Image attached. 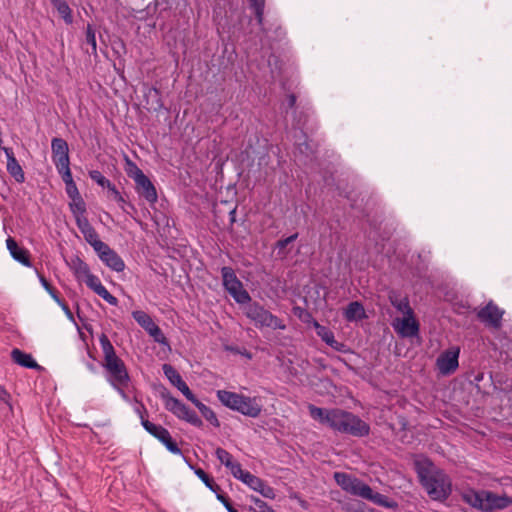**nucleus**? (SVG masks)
I'll list each match as a JSON object with an SVG mask.
<instances>
[{
    "label": "nucleus",
    "instance_id": "obj_1",
    "mask_svg": "<svg viewBox=\"0 0 512 512\" xmlns=\"http://www.w3.org/2000/svg\"><path fill=\"white\" fill-rule=\"evenodd\" d=\"M99 343L103 352L102 367L106 381L124 400H128L125 389L128 388L131 377L125 362L116 354L110 339L105 333L99 336Z\"/></svg>",
    "mask_w": 512,
    "mask_h": 512
},
{
    "label": "nucleus",
    "instance_id": "obj_2",
    "mask_svg": "<svg viewBox=\"0 0 512 512\" xmlns=\"http://www.w3.org/2000/svg\"><path fill=\"white\" fill-rule=\"evenodd\" d=\"M419 481L429 497L435 501H445L451 494V481L447 474L425 458L415 461Z\"/></svg>",
    "mask_w": 512,
    "mask_h": 512
},
{
    "label": "nucleus",
    "instance_id": "obj_3",
    "mask_svg": "<svg viewBox=\"0 0 512 512\" xmlns=\"http://www.w3.org/2000/svg\"><path fill=\"white\" fill-rule=\"evenodd\" d=\"M463 501L481 512L503 510L512 505V497L498 495L489 490H469L462 495Z\"/></svg>",
    "mask_w": 512,
    "mask_h": 512
},
{
    "label": "nucleus",
    "instance_id": "obj_4",
    "mask_svg": "<svg viewBox=\"0 0 512 512\" xmlns=\"http://www.w3.org/2000/svg\"><path fill=\"white\" fill-rule=\"evenodd\" d=\"M217 398L225 407L247 417L257 418L262 411V404L257 397H249L227 390H218Z\"/></svg>",
    "mask_w": 512,
    "mask_h": 512
},
{
    "label": "nucleus",
    "instance_id": "obj_5",
    "mask_svg": "<svg viewBox=\"0 0 512 512\" xmlns=\"http://www.w3.org/2000/svg\"><path fill=\"white\" fill-rule=\"evenodd\" d=\"M332 429L343 434H348L354 437H365L370 433V426L359 416L339 409L337 414H333Z\"/></svg>",
    "mask_w": 512,
    "mask_h": 512
},
{
    "label": "nucleus",
    "instance_id": "obj_6",
    "mask_svg": "<svg viewBox=\"0 0 512 512\" xmlns=\"http://www.w3.org/2000/svg\"><path fill=\"white\" fill-rule=\"evenodd\" d=\"M244 314L250 319L257 328H271L273 330H285L286 325L276 315L268 311L263 305L257 301L246 303Z\"/></svg>",
    "mask_w": 512,
    "mask_h": 512
},
{
    "label": "nucleus",
    "instance_id": "obj_7",
    "mask_svg": "<svg viewBox=\"0 0 512 512\" xmlns=\"http://www.w3.org/2000/svg\"><path fill=\"white\" fill-rule=\"evenodd\" d=\"M160 396L163 400L165 409L172 413L175 417L197 428H201L203 426V421L197 415V413L190 409L179 399L173 397L168 390L164 389Z\"/></svg>",
    "mask_w": 512,
    "mask_h": 512
},
{
    "label": "nucleus",
    "instance_id": "obj_8",
    "mask_svg": "<svg viewBox=\"0 0 512 512\" xmlns=\"http://www.w3.org/2000/svg\"><path fill=\"white\" fill-rule=\"evenodd\" d=\"M221 276L225 290L238 304H245L251 301L250 294L244 289L242 282L238 279L232 267L223 266L221 268Z\"/></svg>",
    "mask_w": 512,
    "mask_h": 512
},
{
    "label": "nucleus",
    "instance_id": "obj_9",
    "mask_svg": "<svg viewBox=\"0 0 512 512\" xmlns=\"http://www.w3.org/2000/svg\"><path fill=\"white\" fill-rule=\"evenodd\" d=\"M460 349L451 347L443 351L436 360V367L442 375L454 373L459 366Z\"/></svg>",
    "mask_w": 512,
    "mask_h": 512
},
{
    "label": "nucleus",
    "instance_id": "obj_10",
    "mask_svg": "<svg viewBox=\"0 0 512 512\" xmlns=\"http://www.w3.org/2000/svg\"><path fill=\"white\" fill-rule=\"evenodd\" d=\"M100 260L110 269L116 272H122L125 268V263L122 258L109 247L105 242L99 244L98 248L95 249Z\"/></svg>",
    "mask_w": 512,
    "mask_h": 512
},
{
    "label": "nucleus",
    "instance_id": "obj_11",
    "mask_svg": "<svg viewBox=\"0 0 512 512\" xmlns=\"http://www.w3.org/2000/svg\"><path fill=\"white\" fill-rule=\"evenodd\" d=\"M503 314L504 311L490 301L479 310L477 317L481 322L487 323L493 328H500Z\"/></svg>",
    "mask_w": 512,
    "mask_h": 512
},
{
    "label": "nucleus",
    "instance_id": "obj_12",
    "mask_svg": "<svg viewBox=\"0 0 512 512\" xmlns=\"http://www.w3.org/2000/svg\"><path fill=\"white\" fill-rule=\"evenodd\" d=\"M51 152L55 167L70 164L68 143L63 138L54 137L51 140Z\"/></svg>",
    "mask_w": 512,
    "mask_h": 512
},
{
    "label": "nucleus",
    "instance_id": "obj_13",
    "mask_svg": "<svg viewBox=\"0 0 512 512\" xmlns=\"http://www.w3.org/2000/svg\"><path fill=\"white\" fill-rule=\"evenodd\" d=\"M135 191L150 205H154L158 200L156 187L147 175H143L135 181Z\"/></svg>",
    "mask_w": 512,
    "mask_h": 512
},
{
    "label": "nucleus",
    "instance_id": "obj_14",
    "mask_svg": "<svg viewBox=\"0 0 512 512\" xmlns=\"http://www.w3.org/2000/svg\"><path fill=\"white\" fill-rule=\"evenodd\" d=\"M163 373L170 383L175 386L189 401L195 396L189 389L186 382L182 379L179 372L170 364H164Z\"/></svg>",
    "mask_w": 512,
    "mask_h": 512
},
{
    "label": "nucleus",
    "instance_id": "obj_15",
    "mask_svg": "<svg viewBox=\"0 0 512 512\" xmlns=\"http://www.w3.org/2000/svg\"><path fill=\"white\" fill-rule=\"evenodd\" d=\"M6 246L11 257L15 261L21 263L25 267H32V261L28 249L19 246L16 240L12 237L7 238Z\"/></svg>",
    "mask_w": 512,
    "mask_h": 512
},
{
    "label": "nucleus",
    "instance_id": "obj_16",
    "mask_svg": "<svg viewBox=\"0 0 512 512\" xmlns=\"http://www.w3.org/2000/svg\"><path fill=\"white\" fill-rule=\"evenodd\" d=\"M249 488L260 493L264 498L274 499L276 493L273 487L269 486L263 479L250 473L244 482Z\"/></svg>",
    "mask_w": 512,
    "mask_h": 512
},
{
    "label": "nucleus",
    "instance_id": "obj_17",
    "mask_svg": "<svg viewBox=\"0 0 512 512\" xmlns=\"http://www.w3.org/2000/svg\"><path fill=\"white\" fill-rule=\"evenodd\" d=\"M3 151L7 158V172L17 183H23L25 181V174L21 165L17 161L12 148H3Z\"/></svg>",
    "mask_w": 512,
    "mask_h": 512
},
{
    "label": "nucleus",
    "instance_id": "obj_18",
    "mask_svg": "<svg viewBox=\"0 0 512 512\" xmlns=\"http://www.w3.org/2000/svg\"><path fill=\"white\" fill-rule=\"evenodd\" d=\"M78 229L83 234L87 243H89L93 249L98 248L99 244H103L104 242L99 239V235L95 228L90 224L88 218L87 219H78L76 223Z\"/></svg>",
    "mask_w": 512,
    "mask_h": 512
},
{
    "label": "nucleus",
    "instance_id": "obj_19",
    "mask_svg": "<svg viewBox=\"0 0 512 512\" xmlns=\"http://www.w3.org/2000/svg\"><path fill=\"white\" fill-rule=\"evenodd\" d=\"M144 101L148 110L159 112L164 108L161 91L156 87H148L144 92Z\"/></svg>",
    "mask_w": 512,
    "mask_h": 512
},
{
    "label": "nucleus",
    "instance_id": "obj_20",
    "mask_svg": "<svg viewBox=\"0 0 512 512\" xmlns=\"http://www.w3.org/2000/svg\"><path fill=\"white\" fill-rule=\"evenodd\" d=\"M11 358L12 360L24 367V368H28V369H36V370H40L42 367L33 359L32 355L31 354H28L18 348H14L12 351H11Z\"/></svg>",
    "mask_w": 512,
    "mask_h": 512
},
{
    "label": "nucleus",
    "instance_id": "obj_21",
    "mask_svg": "<svg viewBox=\"0 0 512 512\" xmlns=\"http://www.w3.org/2000/svg\"><path fill=\"white\" fill-rule=\"evenodd\" d=\"M338 408L334 409H323L320 407H316L315 405H309V412L313 419L318 420L322 424L328 425L332 428L333 425V414H337Z\"/></svg>",
    "mask_w": 512,
    "mask_h": 512
},
{
    "label": "nucleus",
    "instance_id": "obj_22",
    "mask_svg": "<svg viewBox=\"0 0 512 512\" xmlns=\"http://www.w3.org/2000/svg\"><path fill=\"white\" fill-rule=\"evenodd\" d=\"M343 316L348 322L360 321L367 317L364 306L358 301L350 302L344 309Z\"/></svg>",
    "mask_w": 512,
    "mask_h": 512
},
{
    "label": "nucleus",
    "instance_id": "obj_23",
    "mask_svg": "<svg viewBox=\"0 0 512 512\" xmlns=\"http://www.w3.org/2000/svg\"><path fill=\"white\" fill-rule=\"evenodd\" d=\"M184 461L187 463L189 468L194 471L195 475L205 484L207 488H209L216 495L221 492L220 486L202 468L192 465L186 457H184Z\"/></svg>",
    "mask_w": 512,
    "mask_h": 512
},
{
    "label": "nucleus",
    "instance_id": "obj_24",
    "mask_svg": "<svg viewBox=\"0 0 512 512\" xmlns=\"http://www.w3.org/2000/svg\"><path fill=\"white\" fill-rule=\"evenodd\" d=\"M388 297L391 305L394 308H396L397 311L409 317H412L413 310L410 307L409 300L407 297H400V295L395 291L390 292Z\"/></svg>",
    "mask_w": 512,
    "mask_h": 512
},
{
    "label": "nucleus",
    "instance_id": "obj_25",
    "mask_svg": "<svg viewBox=\"0 0 512 512\" xmlns=\"http://www.w3.org/2000/svg\"><path fill=\"white\" fill-rule=\"evenodd\" d=\"M195 407L200 411L202 416L215 428L220 427V422L215 414V412L207 405L202 403L196 396H194L190 400Z\"/></svg>",
    "mask_w": 512,
    "mask_h": 512
},
{
    "label": "nucleus",
    "instance_id": "obj_26",
    "mask_svg": "<svg viewBox=\"0 0 512 512\" xmlns=\"http://www.w3.org/2000/svg\"><path fill=\"white\" fill-rule=\"evenodd\" d=\"M419 332V324L418 322L412 317H405L401 321V326L399 328V333L403 337H413L416 336Z\"/></svg>",
    "mask_w": 512,
    "mask_h": 512
},
{
    "label": "nucleus",
    "instance_id": "obj_27",
    "mask_svg": "<svg viewBox=\"0 0 512 512\" xmlns=\"http://www.w3.org/2000/svg\"><path fill=\"white\" fill-rule=\"evenodd\" d=\"M71 200L72 201L69 203V208L75 218V222L77 223L78 219H87L86 203L83 200L82 196Z\"/></svg>",
    "mask_w": 512,
    "mask_h": 512
},
{
    "label": "nucleus",
    "instance_id": "obj_28",
    "mask_svg": "<svg viewBox=\"0 0 512 512\" xmlns=\"http://www.w3.org/2000/svg\"><path fill=\"white\" fill-rule=\"evenodd\" d=\"M50 2L57 9L66 24L73 22L72 10L66 0H50Z\"/></svg>",
    "mask_w": 512,
    "mask_h": 512
},
{
    "label": "nucleus",
    "instance_id": "obj_29",
    "mask_svg": "<svg viewBox=\"0 0 512 512\" xmlns=\"http://www.w3.org/2000/svg\"><path fill=\"white\" fill-rule=\"evenodd\" d=\"M346 492L364 498L369 494V485L355 477Z\"/></svg>",
    "mask_w": 512,
    "mask_h": 512
},
{
    "label": "nucleus",
    "instance_id": "obj_30",
    "mask_svg": "<svg viewBox=\"0 0 512 512\" xmlns=\"http://www.w3.org/2000/svg\"><path fill=\"white\" fill-rule=\"evenodd\" d=\"M71 269L77 278L86 277L91 273L89 266L78 256L71 260Z\"/></svg>",
    "mask_w": 512,
    "mask_h": 512
},
{
    "label": "nucleus",
    "instance_id": "obj_31",
    "mask_svg": "<svg viewBox=\"0 0 512 512\" xmlns=\"http://www.w3.org/2000/svg\"><path fill=\"white\" fill-rule=\"evenodd\" d=\"M250 8L254 11L257 24L263 26L264 8L266 0H248Z\"/></svg>",
    "mask_w": 512,
    "mask_h": 512
},
{
    "label": "nucleus",
    "instance_id": "obj_32",
    "mask_svg": "<svg viewBox=\"0 0 512 512\" xmlns=\"http://www.w3.org/2000/svg\"><path fill=\"white\" fill-rule=\"evenodd\" d=\"M143 428L153 437H155L158 441L164 437L166 432H168V429L165 427L154 424L150 421H143Z\"/></svg>",
    "mask_w": 512,
    "mask_h": 512
},
{
    "label": "nucleus",
    "instance_id": "obj_33",
    "mask_svg": "<svg viewBox=\"0 0 512 512\" xmlns=\"http://www.w3.org/2000/svg\"><path fill=\"white\" fill-rule=\"evenodd\" d=\"M364 499L370 500L377 505H380L383 507H388V508L395 505V504L390 503L388 501V498L385 495L378 493V492H374L370 486H369V494L365 495Z\"/></svg>",
    "mask_w": 512,
    "mask_h": 512
},
{
    "label": "nucleus",
    "instance_id": "obj_34",
    "mask_svg": "<svg viewBox=\"0 0 512 512\" xmlns=\"http://www.w3.org/2000/svg\"><path fill=\"white\" fill-rule=\"evenodd\" d=\"M364 499L370 500L377 505H380L383 507H388V508L395 505V504L390 503L388 501V498L385 495L378 493V492H374L370 486H369V494L365 495Z\"/></svg>",
    "mask_w": 512,
    "mask_h": 512
},
{
    "label": "nucleus",
    "instance_id": "obj_35",
    "mask_svg": "<svg viewBox=\"0 0 512 512\" xmlns=\"http://www.w3.org/2000/svg\"><path fill=\"white\" fill-rule=\"evenodd\" d=\"M132 317L145 331L154 323L152 317L142 310L133 311Z\"/></svg>",
    "mask_w": 512,
    "mask_h": 512
},
{
    "label": "nucleus",
    "instance_id": "obj_36",
    "mask_svg": "<svg viewBox=\"0 0 512 512\" xmlns=\"http://www.w3.org/2000/svg\"><path fill=\"white\" fill-rule=\"evenodd\" d=\"M293 314L303 323L308 325H313L315 322H318L316 319H314L312 313L308 311L305 308H302L300 306L293 307Z\"/></svg>",
    "mask_w": 512,
    "mask_h": 512
},
{
    "label": "nucleus",
    "instance_id": "obj_37",
    "mask_svg": "<svg viewBox=\"0 0 512 512\" xmlns=\"http://www.w3.org/2000/svg\"><path fill=\"white\" fill-rule=\"evenodd\" d=\"M125 171L127 176L133 179L134 182L145 175L144 172L137 166V164L130 160L128 157L126 158Z\"/></svg>",
    "mask_w": 512,
    "mask_h": 512
},
{
    "label": "nucleus",
    "instance_id": "obj_38",
    "mask_svg": "<svg viewBox=\"0 0 512 512\" xmlns=\"http://www.w3.org/2000/svg\"><path fill=\"white\" fill-rule=\"evenodd\" d=\"M314 328L316 330L317 335L327 345H329L330 342H332L333 338L335 337L333 331H331L328 327L321 325L319 322L314 323Z\"/></svg>",
    "mask_w": 512,
    "mask_h": 512
},
{
    "label": "nucleus",
    "instance_id": "obj_39",
    "mask_svg": "<svg viewBox=\"0 0 512 512\" xmlns=\"http://www.w3.org/2000/svg\"><path fill=\"white\" fill-rule=\"evenodd\" d=\"M159 442H161L170 453L175 454V455L182 454L181 449L178 447V444L176 443V441L172 439V436L169 431L166 432L164 437H162L159 440Z\"/></svg>",
    "mask_w": 512,
    "mask_h": 512
},
{
    "label": "nucleus",
    "instance_id": "obj_40",
    "mask_svg": "<svg viewBox=\"0 0 512 512\" xmlns=\"http://www.w3.org/2000/svg\"><path fill=\"white\" fill-rule=\"evenodd\" d=\"M215 456L226 468H229L235 462L233 455L221 447L215 450Z\"/></svg>",
    "mask_w": 512,
    "mask_h": 512
},
{
    "label": "nucleus",
    "instance_id": "obj_41",
    "mask_svg": "<svg viewBox=\"0 0 512 512\" xmlns=\"http://www.w3.org/2000/svg\"><path fill=\"white\" fill-rule=\"evenodd\" d=\"M108 194H109V197H111L112 199H114L119 207L121 208V210L127 214H129L130 212L125 208V204H126V199L123 197V195L119 192V190L116 188V186L114 184H112L109 188H108Z\"/></svg>",
    "mask_w": 512,
    "mask_h": 512
},
{
    "label": "nucleus",
    "instance_id": "obj_42",
    "mask_svg": "<svg viewBox=\"0 0 512 512\" xmlns=\"http://www.w3.org/2000/svg\"><path fill=\"white\" fill-rule=\"evenodd\" d=\"M88 175L92 181L102 188H109L113 183L107 179L99 170H90Z\"/></svg>",
    "mask_w": 512,
    "mask_h": 512
},
{
    "label": "nucleus",
    "instance_id": "obj_43",
    "mask_svg": "<svg viewBox=\"0 0 512 512\" xmlns=\"http://www.w3.org/2000/svg\"><path fill=\"white\" fill-rule=\"evenodd\" d=\"M355 476H352L350 474L344 473V472H336L334 474V479L336 483L344 490L347 491L351 483H353V479Z\"/></svg>",
    "mask_w": 512,
    "mask_h": 512
},
{
    "label": "nucleus",
    "instance_id": "obj_44",
    "mask_svg": "<svg viewBox=\"0 0 512 512\" xmlns=\"http://www.w3.org/2000/svg\"><path fill=\"white\" fill-rule=\"evenodd\" d=\"M39 281L43 288L49 293V295L57 302L61 303L58 291L49 283V281L37 271Z\"/></svg>",
    "mask_w": 512,
    "mask_h": 512
},
{
    "label": "nucleus",
    "instance_id": "obj_45",
    "mask_svg": "<svg viewBox=\"0 0 512 512\" xmlns=\"http://www.w3.org/2000/svg\"><path fill=\"white\" fill-rule=\"evenodd\" d=\"M228 469L234 478L240 480L243 483L246 481V476L250 475L249 471L242 469V466L238 461H235Z\"/></svg>",
    "mask_w": 512,
    "mask_h": 512
},
{
    "label": "nucleus",
    "instance_id": "obj_46",
    "mask_svg": "<svg viewBox=\"0 0 512 512\" xmlns=\"http://www.w3.org/2000/svg\"><path fill=\"white\" fill-rule=\"evenodd\" d=\"M250 501L254 503L256 508L250 507L249 510L253 512H275L272 507H270L265 501L260 498L251 495L249 497Z\"/></svg>",
    "mask_w": 512,
    "mask_h": 512
},
{
    "label": "nucleus",
    "instance_id": "obj_47",
    "mask_svg": "<svg viewBox=\"0 0 512 512\" xmlns=\"http://www.w3.org/2000/svg\"><path fill=\"white\" fill-rule=\"evenodd\" d=\"M146 332L153 337V339L160 344L166 343V337L164 336L160 327L154 322L152 326H150Z\"/></svg>",
    "mask_w": 512,
    "mask_h": 512
},
{
    "label": "nucleus",
    "instance_id": "obj_48",
    "mask_svg": "<svg viewBox=\"0 0 512 512\" xmlns=\"http://www.w3.org/2000/svg\"><path fill=\"white\" fill-rule=\"evenodd\" d=\"M95 293L100 296L101 298H103L107 303H109L110 305H113V306H117L118 305V299L113 296L107 289L104 285H101L96 291Z\"/></svg>",
    "mask_w": 512,
    "mask_h": 512
},
{
    "label": "nucleus",
    "instance_id": "obj_49",
    "mask_svg": "<svg viewBox=\"0 0 512 512\" xmlns=\"http://www.w3.org/2000/svg\"><path fill=\"white\" fill-rule=\"evenodd\" d=\"M95 293L100 296L101 298H103L107 303H109L110 305H113V306H117L118 305V299L113 296L107 289L104 285H101L96 291Z\"/></svg>",
    "mask_w": 512,
    "mask_h": 512
},
{
    "label": "nucleus",
    "instance_id": "obj_50",
    "mask_svg": "<svg viewBox=\"0 0 512 512\" xmlns=\"http://www.w3.org/2000/svg\"><path fill=\"white\" fill-rule=\"evenodd\" d=\"M86 43L91 46V53L96 54L97 51V43H96V34L93 26L91 24H87L86 27Z\"/></svg>",
    "mask_w": 512,
    "mask_h": 512
},
{
    "label": "nucleus",
    "instance_id": "obj_51",
    "mask_svg": "<svg viewBox=\"0 0 512 512\" xmlns=\"http://www.w3.org/2000/svg\"><path fill=\"white\" fill-rule=\"evenodd\" d=\"M301 133L303 134V142L297 143V149L301 154H304L306 157H309L314 154V150L311 147L307 135L301 130Z\"/></svg>",
    "mask_w": 512,
    "mask_h": 512
},
{
    "label": "nucleus",
    "instance_id": "obj_52",
    "mask_svg": "<svg viewBox=\"0 0 512 512\" xmlns=\"http://www.w3.org/2000/svg\"><path fill=\"white\" fill-rule=\"evenodd\" d=\"M56 169L57 172L60 174L65 185L74 182L70 169V164H65L63 166L56 167Z\"/></svg>",
    "mask_w": 512,
    "mask_h": 512
},
{
    "label": "nucleus",
    "instance_id": "obj_53",
    "mask_svg": "<svg viewBox=\"0 0 512 512\" xmlns=\"http://www.w3.org/2000/svg\"><path fill=\"white\" fill-rule=\"evenodd\" d=\"M85 278H86V279H85V283H86V285H87V286H88V287H89L93 292H95V291H96V290H97L101 285H103V284L101 283L100 279H99L96 275H94V274H92V273H90V274H89L88 276H86Z\"/></svg>",
    "mask_w": 512,
    "mask_h": 512
},
{
    "label": "nucleus",
    "instance_id": "obj_54",
    "mask_svg": "<svg viewBox=\"0 0 512 512\" xmlns=\"http://www.w3.org/2000/svg\"><path fill=\"white\" fill-rule=\"evenodd\" d=\"M136 403L137 405L134 407V412L139 416L141 425L143 426V421H149L147 419L148 411L142 402L136 401Z\"/></svg>",
    "mask_w": 512,
    "mask_h": 512
},
{
    "label": "nucleus",
    "instance_id": "obj_55",
    "mask_svg": "<svg viewBox=\"0 0 512 512\" xmlns=\"http://www.w3.org/2000/svg\"><path fill=\"white\" fill-rule=\"evenodd\" d=\"M217 500L220 501L223 506L226 508V510L228 512H238L232 505L229 497L224 494L223 492H220L219 494H217L216 496Z\"/></svg>",
    "mask_w": 512,
    "mask_h": 512
},
{
    "label": "nucleus",
    "instance_id": "obj_56",
    "mask_svg": "<svg viewBox=\"0 0 512 512\" xmlns=\"http://www.w3.org/2000/svg\"><path fill=\"white\" fill-rule=\"evenodd\" d=\"M299 234L296 232L289 237L280 239L276 242L275 247L279 250L286 248L290 243L294 242L298 238Z\"/></svg>",
    "mask_w": 512,
    "mask_h": 512
},
{
    "label": "nucleus",
    "instance_id": "obj_57",
    "mask_svg": "<svg viewBox=\"0 0 512 512\" xmlns=\"http://www.w3.org/2000/svg\"><path fill=\"white\" fill-rule=\"evenodd\" d=\"M65 190L70 199H75V198L81 197L75 182L66 184Z\"/></svg>",
    "mask_w": 512,
    "mask_h": 512
},
{
    "label": "nucleus",
    "instance_id": "obj_58",
    "mask_svg": "<svg viewBox=\"0 0 512 512\" xmlns=\"http://www.w3.org/2000/svg\"><path fill=\"white\" fill-rule=\"evenodd\" d=\"M328 346L333 348L335 351L346 352V345L343 342L337 341L335 339V337L333 338L332 342H330V344Z\"/></svg>",
    "mask_w": 512,
    "mask_h": 512
},
{
    "label": "nucleus",
    "instance_id": "obj_59",
    "mask_svg": "<svg viewBox=\"0 0 512 512\" xmlns=\"http://www.w3.org/2000/svg\"><path fill=\"white\" fill-rule=\"evenodd\" d=\"M10 398V393L3 386L0 385V401L5 404H9Z\"/></svg>",
    "mask_w": 512,
    "mask_h": 512
},
{
    "label": "nucleus",
    "instance_id": "obj_60",
    "mask_svg": "<svg viewBox=\"0 0 512 512\" xmlns=\"http://www.w3.org/2000/svg\"><path fill=\"white\" fill-rule=\"evenodd\" d=\"M296 95L291 93L287 96V109H292L296 105Z\"/></svg>",
    "mask_w": 512,
    "mask_h": 512
},
{
    "label": "nucleus",
    "instance_id": "obj_61",
    "mask_svg": "<svg viewBox=\"0 0 512 512\" xmlns=\"http://www.w3.org/2000/svg\"><path fill=\"white\" fill-rule=\"evenodd\" d=\"M125 208L131 213V212H136V208L134 206V204H132L131 202H128L126 200V204H125Z\"/></svg>",
    "mask_w": 512,
    "mask_h": 512
},
{
    "label": "nucleus",
    "instance_id": "obj_62",
    "mask_svg": "<svg viewBox=\"0 0 512 512\" xmlns=\"http://www.w3.org/2000/svg\"><path fill=\"white\" fill-rule=\"evenodd\" d=\"M230 222L234 223L236 218V208L232 209L229 213Z\"/></svg>",
    "mask_w": 512,
    "mask_h": 512
},
{
    "label": "nucleus",
    "instance_id": "obj_63",
    "mask_svg": "<svg viewBox=\"0 0 512 512\" xmlns=\"http://www.w3.org/2000/svg\"><path fill=\"white\" fill-rule=\"evenodd\" d=\"M87 368L93 373L96 372V367L92 363H88Z\"/></svg>",
    "mask_w": 512,
    "mask_h": 512
},
{
    "label": "nucleus",
    "instance_id": "obj_64",
    "mask_svg": "<svg viewBox=\"0 0 512 512\" xmlns=\"http://www.w3.org/2000/svg\"><path fill=\"white\" fill-rule=\"evenodd\" d=\"M60 304L62 305L64 311H66V313L71 316L70 310L67 307V305L65 303H62V302Z\"/></svg>",
    "mask_w": 512,
    "mask_h": 512
}]
</instances>
